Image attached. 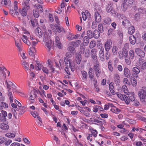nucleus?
<instances>
[{"instance_id":"1","label":"nucleus","mask_w":146,"mask_h":146,"mask_svg":"<svg viewBox=\"0 0 146 146\" xmlns=\"http://www.w3.org/2000/svg\"><path fill=\"white\" fill-rule=\"evenodd\" d=\"M49 36L46 33H44L43 41L45 42V47L48 51H50L51 48L54 44L52 43V41L49 39Z\"/></svg>"},{"instance_id":"2","label":"nucleus","mask_w":146,"mask_h":146,"mask_svg":"<svg viewBox=\"0 0 146 146\" xmlns=\"http://www.w3.org/2000/svg\"><path fill=\"white\" fill-rule=\"evenodd\" d=\"M5 83V84L7 85V89L9 92L8 95L9 97L10 102L11 103H12L13 102V97L12 93L11 92H9V91L11 90V87L14 88L15 86L11 81L6 80Z\"/></svg>"},{"instance_id":"3","label":"nucleus","mask_w":146,"mask_h":146,"mask_svg":"<svg viewBox=\"0 0 146 146\" xmlns=\"http://www.w3.org/2000/svg\"><path fill=\"white\" fill-rule=\"evenodd\" d=\"M22 9L20 10L18 9V12L20 13L22 16L25 17L27 15V12L30 9V7L29 5H27V3H22Z\"/></svg>"},{"instance_id":"4","label":"nucleus","mask_w":146,"mask_h":146,"mask_svg":"<svg viewBox=\"0 0 146 146\" xmlns=\"http://www.w3.org/2000/svg\"><path fill=\"white\" fill-rule=\"evenodd\" d=\"M140 100L142 102H144L146 99V87L143 88L138 92Z\"/></svg>"},{"instance_id":"5","label":"nucleus","mask_w":146,"mask_h":146,"mask_svg":"<svg viewBox=\"0 0 146 146\" xmlns=\"http://www.w3.org/2000/svg\"><path fill=\"white\" fill-rule=\"evenodd\" d=\"M43 11V9L42 5L40 4L37 5L36 7V9L33 10V13L34 17H35L38 18L39 16L38 11L42 12Z\"/></svg>"},{"instance_id":"6","label":"nucleus","mask_w":146,"mask_h":146,"mask_svg":"<svg viewBox=\"0 0 146 146\" xmlns=\"http://www.w3.org/2000/svg\"><path fill=\"white\" fill-rule=\"evenodd\" d=\"M19 31V30L17 28L15 27H11L9 29L7 32V34L12 37L14 36V33Z\"/></svg>"},{"instance_id":"7","label":"nucleus","mask_w":146,"mask_h":146,"mask_svg":"<svg viewBox=\"0 0 146 146\" xmlns=\"http://www.w3.org/2000/svg\"><path fill=\"white\" fill-rule=\"evenodd\" d=\"M112 5L110 3H109L107 7L106 11L107 13H110L111 15L115 16V11L112 7Z\"/></svg>"},{"instance_id":"8","label":"nucleus","mask_w":146,"mask_h":146,"mask_svg":"<svg viewBox=\"0 0 146 146\" xmlns=\"http://www.w3.org/2000/svg\"><path fill=\"white\" fill-rule=\"evenodd\" d=\"M112 41L110 39L108 40L105 43L104 47L106 52H109L111 46Z\"/></svg>"},{"instance_id":"9","label":"nucleus","mask_w":146,"mask_h":146,"mask_svg":"<svg viewBox=\"0 0 146 146\" xmlns=\"http://www.w3.org/2000/svg\"><path fill=\"white\" fill-rule=\"evenodd\" d=\"M140 72V70L137 67H134L132 68L131 72L132 75L136 78L138 77V74Z\"/></svg>"},{"instance_id":"10","label":"nucleus","mask_w":146,"mask_h":146,"mask_svg":"<svg viewBox=\"0 0 146 146\" xmlns=\"http://www.w3.org/2000/svg\"><path fill=\"white\" fill-rule=\"evenodd\" d=\"M117 96L121 100H124L127 104H129V101L127 99V96L124 95H123L120 93L117 94Z\"/></svg>"},{"instance_id":"11","label":"nucleus","mask_w":146,"mask_h":146,"mask_svg":"<svg viewBox=\"0 0 146 146\" xmlns=\"http://www.w3.org/2000/svg\"><path fill=\"white\" fill-rule=\"evenodd\" d=\"M135 53L141 57H144L145 56V53L144 51L141 50V49L137 48L135 50Z\"/></svg>"},{"instance_id":"12","label":"nucleus","mask_w":146,"mask_h":146,"mask_svg":"<svg viewBox=\"0 0 146 146\" xmlns=\"http://www.w3.org/2000/svg\"><path fill=\"white\" fill-rule=\"evenodd\" d=\"M96 53L97 51L95 49H93L91 50V56L94 62L98 61L96 56Z\"/></svg>"},{"instance_id":"13","label":"nucleus","mask_w":146,"mask_h":146,"mask_svg":"<svg viewBox=\"0 0 146 146\" xmlns=\"http://www.w3.org/2000/svg\"><path fill=\"white\" fill-rule=\"evenodd\" d=\"M7 115V113L6 111L1 110V113H0V120L2 121H6Z\"/></svg>"},{"instance_id":"14","label":"nucleus","mask_w":146,"mask_h":146,"mask_svg":"<svg viewBox=\"0 0 146 146\" xmlns=\"http://www.w3.org/2000/svg\"><path fill=\"white\" fill-rule=\"evenodd\" d=\"M64 62L65 63L66 67H70V68L71 69V65L72 62V60L70 58H64Z\"/></svg>"},{"instance_id":"15","label":"nucleus","mask_w":146,"mask_h":146,"mask_svg":"<svg viewBox=\"0 0 146 146\" xmlns=\"http://www.w3.org/2000/svg\"><path fill=\"white\" fill-rule=\"evenodd\" d=\"M128 97H127V100L129 101V104L130 101L132 102L135 100V95L133 92L131 93L129 92Z\"/></svg>"},{"instance_id":"16","label":"nucleus","mask_w":146,"mask_h":146,"mask_svg":"<svg viewBox=\"0 0 146 146\" xmlns=\"http://www.w3.org/2000/svg\"><path fill=\"white\" fill-rule=\"evenodd\" d=\"M14 39L16 46L17 47L19 51H21L22 50V45L21 40L20 39L16 40L15 38Z\"/></svg>"},{"instance_id":"17","label":"nucleus","mask_w":146,"mask_h":146,"mask_svg":"<svg viewBox=\"0 0 146 146\" xmlns=\"http://www.w3.org/2000/svg\"><path fill=\"white\" fill-rule=\"evenodd\" d=\"M95 18L96 21L99 22L101 20V17L99 13L97 11H95L94 14Z\"/></svg>"},{"instance_id":"18","label":"nucleus","mask_w":146,"mask_h":146,"mask_svg":"<svg viewBox=\"0 0 146 146\" xmlns=\"http://www.w3.org/2000/svg\"><path fill=\"white\" fill-rule=\"evenodd\" d=\"M55 45L59 49H60L62 47V45L60 41L59 38L58 36H56L55 37Z\"/></svg>"},{"instance_id":"19","label":"nucleus","mask_w":146,"mask_h":146,"mask_svg":"<svg viewBox=\"0 0 146 146\" xmlns=\"http://www.w3.org/2000/svg\"><path fill=\"white\" fill-rule=\"evenodd\" d=\"M126 2V1L123 0L122 2V4L121 5V9L122 11H125L129 7Z\"/></svg>"},{"instance_id":"20","label":"nucleus","mask_w":146,"mask_h":146,"mask_svg":"<svg viewBox=\"0 0 146 146\" xmlns=\"http://www.w3.org/2000/svg\"><path fill=\"white\" fill-rule=\"evenodd\" d=\"M124 75L127 78H129L131 76V73L129 69L125 67L123 70Z\"/></svg>"},{"instance_id":"21","label":"nucleus","mask_w":146,"mask_h":146,"mask_svg":"<svg viewBox=\"0 0 146 146\" xmlns=\"http://www.w3.org/2000/svg\"><path fill=\"white\" fill-rule=\"evenodd\" d=\"M55 27L57 30V32L59 33H61L62 34H63L65 33L64 29L61 26L56 25L55 26Z\"/></svg>"},{"instance_id":"22","label":"nucleus","mask_w":146,"mask_h":146,"mask_svg":"<svg viewBox=\"0 0 146 146\" xmlns=\"http://www.w3.org/2000/svg\"><path fill=\"white\" fill-rule=\"evenodd\" d=\"M125 48H123L122 49V51H123V54H125L124 55V57L127 56L128 54V53L127 50V48H128L129 44L128 43H126L124 45Z\"/></svg>"},{"instance_id":"23","label":"nucleus","mask_w":146,"mask_h":146,"mask_svg":"<svg viewBox=\"0 0 146 146\" xmlns=\"http://www.w3.org/2000/svg\"><path fill=\"white\" fill-rule=\"evenodd\" d=\"M35 33L36 35L39 38L42 37V31L39 28H36L35 30Z\"/></svg>"},{"instance_id":"24","label":"nucleus","mask_w":146,"mask_h":146,"mask_svg":"<svg viewBox=\"0 0 146 146\" xmlns=\"http://www.w3.org/2000/svg\"><path fill=\"white\" fill-rule=\"evenodd\" d=\"M109 90L111 94L114 95L115 94L114 89V84L113 82H111L109 85Z\"/></svg>"},{"instance_id":"25","label":"nucleus","mask_w":146,"mask_h":146,"mask_svg":"<svg viewBox=\"0 0 146 146\" xmlns=\"http://www.w3.org/2000/svg\"><path fill=\"white\" fill-rule=\"evenodd\" d=\"M41 69L46 74H48V70L46 67H43L42 65H40L38 68L37 70H40Z\"/></svg>"},{"instance_id":"26","label":"nucleus","mask_w":146,"mask_h":146,"mask_svg":"<svg viewBox=\"0 0 146 146\" xmlns=\"http://www.w3.org/2000/svg\"><path fill=\"white\" fill-rule=\"evenodd\" d=\"M0 70L2 71V72L3 74V76L5 77H6V73L7 72L8 74V76H9L10 73V72L7 71L5 68L4 67H0Z\"/></svg>"},{"instance_id":"27","label":"nucleus","mask_w":146,"mask_h":146,"mask_svg":"<svg viewBox=\"0 0 146 146\" xmlns=\"http://www.w3.org/2000/svg\"><path fill=\"white\" fill-rule=\"evenodd\" d=\"M76 60L77 64H80L81 60V57L79 52H78L76 53Z\"/></svg>"},{"instance_id":"28","label":"nucleus","mask_w":146,"mask_h":146,"mask_svg":"<svg viewBox=\"0 0 146 146\" xmlns=\"http://www.w3.org/2000/svg\"><path fill=\"white\" fill-rule=\"evenodd\" d=\"M29 54L31 56H33L35 55L36 52V50L35 47H31L29 50Z\"/></svg>"},{"instance_id":"29","label":"nucleus","mask_w":146,"mask_h":146,"mask_svg":"<svg viewBox=\"0 0 146 146\" xmlns=\"http://www.w3.org/2000/svg\"><path fill=\"white\" fill-rule=\"evenodd\" d=\"M81 74L82 75V79L83 80L85 81L88 78V75L87 72L85 71H82L81 72Z\"/></svg>"},{"instance_id":"30","label":"nucleus","mask_w":146,"mask_h":146,"mask_svg":"<svg viewBox=\"0 0 146 146\" xmlns=\"http://www.w3.org/2000/svg\"><path fill=\"white\" fill-rule=\"evenodd\" d=\"M18 2L16 1H15L14 2V9L17 15H19L18 12V9L17 6Z\"/></svg>"},{"instance_id":"31","label":"nucleus","mask_w":146,"mask_h":146,"mask_svg":"<svg viewBox=\"0 0 146 146\" xmlns=\"http://www.w3.org/2000/svg\"><path fill=\"white\" fill-rule=\"evenodd\" d=\"M94 62L93 66V69L95 71L100 69L99 66V64L98 61H94Z\"/></svg>"},{"instance_id":"32","label":"nucleus","mask_w":146,"mask_h":146,"mask_svg":"<svg viewBox=\"0 0 146 146\" xmlns=\"http://www.w3.org/2000/svg\"><path fill=\"white\" fill-rule=\"evenodd\" d=\"M67 34L68 35L67 38L68 40H72L74 39V35L73 33H70V32L68 31L67 32Z\"/></svg>"},{"instance_id":"33","label":"nucleus","mask_w":146,"mask_h":146,"mask_svg":"<svg viewBox=\"0 0 146 146\" xmlns=\"http://www.w3.org/2000/svg\"><path fill=\"white\" fill-rule=\"evenodd\" d=\"M94 71L96 76L97 78H98L101 76L103 74V72L102 71L101 69Z\"/></svg>"},{"instance_id":"34","label":"nucleus","mask_w":146,"mask_h":146,"mask_svg":"<svg viewBox=\"0 0 146 146\" xmlns=\"http://www.w3.org/2000/svg\"><path fill=\"white\" fill-rule=\"evenodd\" d=\"M135 28L133 26H131L128 28V33L130 35H132L135 31Z\"/></svg>"},{"instance_id":"35","label":"nucleus","mask_w":146,"mask_h":146,"mask_svg":"<svg viewBox=\"0 0 146 146\" xmlns=\"http://www.w3.org/2000/svg\"><path fill=\"white\" fill-rule=\"evenodd\" d=\"M93 37L95 38H98L100 36L99 32L97 30H95L93 32Z\"/></svg>"},{"instance_id":"36","label":"nucleus","mask_w":146,"mask_h":146,"mask_svg":"<svg viewBox=\"0 0 146 146\" xmlns=\"http://www.w3.org/2000/svg\"><path fill=\"white\" fill-rule=\"evenodd\" d=\"M22 65L26 70H28L29 69V64L25 61L23 60L22 63Z\"/></svg>"},{"instance_id":"37","label":"nucleus","mask_w":146,"mask_h":146,"mask_svg":"<svg viewBox=\"0 0 146 146\" xmlns=\"http://www.w3.org/2000/svg\"><path fill=\"white\" fill-rule=\"evenodd\" d=\"M87 36H85L83 39V44L84 46H86L88 45L89 42V40Z\"/></svg>"},{"instance_id":"38","label":"nucleus","mask_w":146,"mask_h":146,"mask_svg":"<svg viewBox=\"0 0 146 146\" xmlns=\"http://www.w3.org/2000/svg\"><path fill=\"white\" fill-rule=\"evenodd\" d=\"M129 41L130 43L132 44H134L136 42V38L133 35L130 36H129Z\"/></svg>"},{"instance_id":"39","label":"nucleus","mask_w":146,"mask_h":146,"mask_svg":"<svg viewBox=\"0 0 146 146\" xmlns=\"http://www.w3.org/2000/svg\"><path fill=\"white\" fill-rule=\"evenodd\" d=\"M9 127V126L3 123H2L0 125V128L3 130H7Z\"/></svg>"},{"instance_id":"40","label":"nucleus","mask_w":146,"mask_h":146,"mask_svg":"<svg viewBox=\"0 0 146 146\" xmlns=\"http://www.w3.org/2000/svg\"><path fill=\"white\" fill-rule=\"evenodd\" d=\"M114 79L115 82L117 84L120 83V80L119 79V77L118 74L117 73L115 74L114 75Z\"/></svg>"},{"instance_id":"41","label":"nucleus","mask_w":146,"mask_h":146,"mask_svg":"<svg viewBox=\"0 0 146 146\" xmlns=\"http://www.w3.org/2000/svg\"><path fill=\"white\" fill-rule=\"evenodd\" d=\"M122 23L123 25H125L126 24H128L129 23V21L128 19L125 16L122 19Z\"/></svg>"},{"instance_id":"42","label":"nucleus","mask_w":146,"mask_h":146,"mask_svg":"<svg viewBox=\"0 0 146 146\" xmlns=\"http://www.w3.org/2000/svg\"><path fill=\"white\" fill-rule=\"evenodd\" d=\"M134 54V51L133 50H131L129 51V58L131 59L132 60L135 57Z\"/></svg>"},{"instance_id":"43","label":"nucleus","mask_w":146,"mask_h":146,"mask_svg":"<svg viewBox=\"0 0 146 146\" xmlns=\"http://www.w3.org/2000/svg\"><path fill=\"white\" fill-rule=\"evenodd\" d=\"M118 48L116 46H113L112 48V52L114 55H116L117 54Z\"/></svg>"},{"instance_id":"44","label":"nucleus","mask_w":146,"mask_h":146,"mask_svg":"<svg viewBox=\"0 0 146 146\" xmlns=\"http://www.w3.org/2000/svg\"><path fill=\"white\" fill-rule=\"evenodd\" d=\"M90 119L92 121L95 122V124H97L98 125H100V122L101 121V119H100V120H99L97 119L91 118H90Z\"/></svg>"},{"instance_id":"45","label":"nucleus","mask_w":146,"mask_h":146,"mask_svg":"<svg viewBox=\"0 0 146 146\" xmlns=\"http://www.w3.org/2000/svg\"><path fill=\"white\" fill-rule=\"evenodd\" d=\"M115 15L113 16L115 17H117L119 19H122L125 16L123 14H121L119 13H117L116 12H115Z\"/></svg>"},{"instance_id":"46","label":"nucleus","mask_w":146,"mask_h":146,"mask_svg":"<svg viewBox=\"0 0 146 146\" xmlns=\"http://www.w3.org/2000/svg\"><path fill=\"white\" fill-rule=\"evenodd\" d=\"M88 75L89 78L92 79L94 77L93 73V69L92 68H90L89 70Z\"/></svg>"},{"instance_id":"47","label":"nucleus","mask_w":146,"mask_h":146,"mask_svg":"<svg viewBox=\"0 0 146 146\" xmlns=\"http://www.w3.org/2000/svg\"><path fill=\"white\" fill-rule=\"evenodd\" d=\"M87 34L89 38H91L93 37V32L91 31H88L87 32Z\"/></svg>"},{"instance_id":"48","label":"nucleus","mask_w":146,"mask_h":146,"mask_svg":"<svg viewBox=\"0 0 146 146\" xmlns=\"http://www.w3.org/2000/svg\"><path fill=\"white\" fill-rule=\"evenodd\" d=\"M104 21L106 24L109 25L111 22V19L110 18L106 17L104 19Z\"/></svg>"},{"instance_id":"49","label":"nucleus","mask_w":146,"mask_h":146,"mask_svg":"<svg viewBox=\"0 0 146 146\" xmlns=\"http://www.w3.org/2000/svg\"><path fill=\"white\" fill-rule=\"evenodd\" d=\"M108 67L109 70L111 72H112L113 71V68L112 66L111 62L110 61L108 62Z\"/></svg>"},{"instance_id":"50","label":"nucleus","mask_w":146,"mask_h":146,"mask_svg":"<svg viewBox=\"0 0 146 146\" xmlns=\"http://www.w3.org/2000/svg\"><path fill=\"white\" fill-rule=\"evenodd\" d=\"M31 22L32 25L33 27L35 26L38 24V21L36 19L31 20Z\"/></svg>"},{"instance_id":"51","label":"nucleus","mask_w":146,"mask_h":146,"mask_svg":"<svg viewBox=\"0 0 146 146\" xmlns=\"http://www.w3.org/2000/svg\"><path fill=\"white\" fill-rule=\"evenodd\" d=\"M36 94L31 92L30 94V99L31 100H33L36 97Z\"/></svg>"},{"instance_id":"52","label":"nucleus","mask_w":146,"mask_h":146,"mask_svg":"<svg viewBox=\"0 0 146 146\" xmlns=\"http://www.w3.org/2000/svg\"><path fill=\"white\" fill-rule=\"evenodd\" d=\"M98 28L100 32L102 33L104 32L103 25L102 24H100L98 26Z\"/></svg>"},{"instance_id":"53","label":"nucleus","mask_w":146,"mask_h":146,"mask_svg":"<svg viewBox=\"0 0 146 146\" xmlns=\"http://www.w3.org/2000/svg\"><path fill=\"white\" fill-rule=\"evenodd\" d=\"M41 91H38L39 94L42 96L46 97L45 92L41 88Z\"/></svg>"},{"instance_id":"54","label":"nucleus","mask_w":146,"mask_h":146,"mask_svg":"<svg viewBox=\"0 0 146 146\" xmlns=\"http://www.w3.org/2000/svg\"><path fill=\"white\" fill-rule=\"evenodd\" d=\"M68 52H71L72 53H73L75 52V50L74 48L71 46H69L68 48Z\"/></svg>"},{"instance_id":"55","label":"nucleus","mask_w":146,"mask_h":146,"mask_svg":"<svg viewBox=\"0 0 146 146\" xmlns=\"http://www.w3.org/2000/svg\"><path fill=\"white\" fill-rule=\"evenodd\" d=\"M125 62L126 64L128 65H129L131 64V61L130 58H128L127 59V56H124Z\"/></svg>"},{"instance_id":"56","label":"nucleus","mask_w":146,"mask_h":146,"mask_svg":"<svg viewBox=\"0 0 146 146\" xmlns=\"http://www.w3.org/2000/svg\"><path fill=\"white\" fill-rule=\"evenodd\" d=\"M96 45V42L94 40L91 41L90 44V48H93Z\"/></svg>"},{"instance_id":"57","label":"nucleus","mask_w":146,"mask_h":146,"mask_svg":"<svg viewBox=\"0 0 146 146\" xmlns=\"http://www.w3.org/2000/svg\"><path fill=\"white\" fill-rule=\"evenodd\" d=\"M5 135L9 138H13L15 137V134L12 133H7Z\"/></svg>"},{"instance_id":"58","label":"nucleus","mask_w":146,"mask_h":146,"mask_svg":"<svg viewBox=\"0 0 146 146\" xmlns=\"http://www.w3.org/2000/svg\"><path fill=\"white\" fill-rule=\"evenodd\" d=\"M99 48H100L99 51V54H104V49L103 47L102 46H100Z\"/></svg>"},{"instance_id":"59","label":"nucleus","mask_w":146,"mask_h":146,"mask_svg":"<svg viewBox=\"0 0 146 146\" xmlns=\"http://www.w3.org/2000/svg\"><path fill=\"white\" fill-rule=\"evenodd\" d=\"M73 54V53H72L71 52L68 51L66 53V58H69L71 57L72 56V55Z\"/></svg>"},{"instance_id":"60","label":"nucleus","mask_w":146,"mask_h":146,"mask_svg":"<svg viewBox=\"0 0 146 146\" xmlns=\"http://www.w3.org/2000/svg\"><path fill=\"white\" fill-rule=\"evenodd\" d=\"M122 90L123 91L124 93L127 94L128 92V89L127 86L126 85H123L122 86Z\"/></svg>"},{"instance_id":"61","label":"nucleus","mask_w":146,"mask_h":146,"mask_svg":"<svg viewBox=\"0 0 146 146\" xmlns=\"http://www.w3.org/2000/svg\"><path fill=\"white\" fill-rule=\"evenodd\" d=\"M91 134H92V135H93L94 137H96L97 136L98 132L96 130H93L91 131Z\"/></svg>"},{"instance_id":"62","label":"nucleus","mask_w":146,"mask_h":146,"mask_svg":"<svg viewBox=\"0 0 146 146\" xmlns=\"http://www.w3.org/2000/svg\"><path fill=\"white\" fill-rule=\"evenodd\" d=\"M38 40L37 39H35V41H33L32 42L31 47H35V46L38 43Z\"/></svg>"},{"instance_id":"63","label":"nucleus","mask_w":146,"mask_h":146,"mask_svg":"<svg viewBox=\"0 0 146 146\" xmlns=\"http://www.w3.org/2000/svg\"><path fill=\"white\" fill-rule=\"evenodd\" d=\"M12 142V140L10 139L5 140L4 141L5 145L7 146L9 145Z\"/></svg>"},{"instance_id":"64","label":"nucleus","mask_w":146,"mask_h":146,"mask_svg":"<svg viewBox=\"0 0 146 146\" xmlns=\"http://www.w3.org/2000/svg\"><path fill=\"white\" fill-rule=\"evenodd\" d=\"M118 54L119 58L120 59H123V57H124V55H125L123 54V51H119L118 52Z\"/></svg>"}]
</instances>
